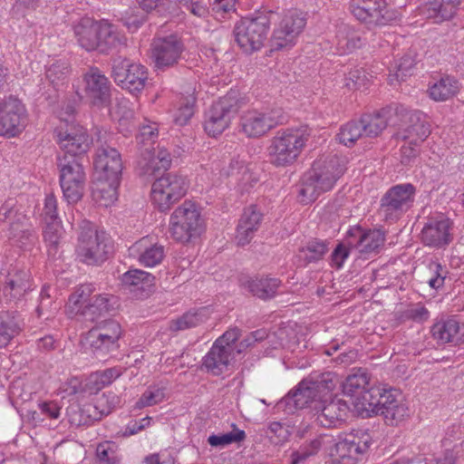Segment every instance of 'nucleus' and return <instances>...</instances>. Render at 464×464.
Listing matches in <instances>:
<instances>
[{
  "label": "nucleus",
  "instance_id": "obj_2",
  "mask_svg": "<svg viewBox=\"0 0 464 464\" xmlns=\"http://www.w3.org/2000/svg\"><path fill=\"white\" fill-rule=\"evenodd\" d=\"M73 33L80 46L88 52L107 53L123 40L111 24L90 17H83L74 24Z\"/></svg>",
  "mask_w": 464,
  "mask_h": 464
},
{
  "label": "nucleus",
  "instance_id": "obj_35",
  "mask_svg": "<svg viewBox=\"0 0 464 464\" xmlns=\"http://www.w3.org/2000/svg\"><path fill=\"white\" fill-rule=\"evenodd\" d=\"M22 325L16 311L0 312V348L5 347L21 332Z\"/></svg>",
  "mask_w": 464,
  "mask_h": 464
},
{
  "label": "nucleus",
  "instance_id": "obj_61",
  "mask_svg": "<svg viewBox=\"0 0 464 464\" xmlns=\"http://www.w3.org/2000/svg\"><path fill=\"white\" fill-rule=\"evenodd\" d=\"M415 64L414 55L411 53L405 54L397 63L394 76L398 81H404L407 76L412 73Z\"/></svg>",
  "mask_w": 464,
  "mask_h": 464
},
{
  "label": "nucleus",
  "instance_id": "obj_49",
  "mask_svg": "<svg viewBox=\"0 0 464 464\" xmlns=\"http://www.w3.org/2000/svg\"><path fill=\"white\" fill-rule=\"evenodd\" d=\"M448 275L445 266L437 261L430 260L427 265L425 274L426 283L433 289H438L444 285V280Z\"/></svg>",
  "mask_w": 464,
  "mask_h": 464
},
{
  "label": "nucleus",
  "instance_id": "obj_39",
  "mask_svg": "<svg viewBox=\"0 0 464 464\" xmlns=\"http://www.w3.org/2000/svg\"><path fill=\"white\" fill-rule=\"evenodd\" d=\"M56 290L49 285H44L42 287L39 304L35 309V313L38 318L44 320H49L58 312L61 307V304L55 300Z\"/></svg>",
  "mask_w": 464,
  "mask_h": 464
},
{
  "label": "nucleus",
  "instance_id": "obj_62",
  "mask_svg": "<svg viewBox=\"0 0 464 464\" xmlns=\"http://www.w3.org/2000/svg\"><path fill=\"white\" fill-rule=\"evenodd\" d=\"M240 335V330L238 328H233L224 333L215 341V343L224 347V349L232 353V345L239 339Z\"/></svg>",
  "mask_w": 464,
  "mask_h": 464
},
{
  "label": "nucleus",
  "instance_id": "obj_33",
  "mask_svg": "<svg viewBox=\"0 0 464 464\" xmlns=\"http://www.w3.org/2000/svg\"><path fill=\"white\" fill-rule=\"evenodd\" d=\"M115 304V297L107 294L95 295L89 298L88 303L83 306L81 314L86 320L94 322L99 318L109 314Z\"/></svg>",
  "mask_w": 464,
  "mask_h": 464
},
{
  "label": "nucleus",
  "instance_id": "obj_15",
  "mask_svg": "<svg viewBox=\"0 0 464 464\" xmlns=\"http://www.w3.org/2000/svg\"><path fill=\"white\" fill-rule=\"evenodd\" d=\"M349 8L357 20L369 25H385L398 18L396 11L387 8L385 0H351Z\"/></svg>",
  "mask_w": 464,
  "mask_h": 464
},
{
  "label": "nucleus",
  "instance_id": "obj_51",
  "mask_svg": "<svg viewBox=\"0 0 464 464\" xmlns=\"http://www.w3.org/2000/svg\"><path fill=\"white\" fill-rule=\"evenodd\" d=\"M63 233L60 221L47 222L44 230V239L48 246L49 255H55Z\"/></svg>",
  "mask_w": 464,
  "mask_h": 464
},
{
  "label": "nucleus",
  "instance_id": "obj_27",
  "mask_svg": "<svg viewBox=\"0 0 464 464\" xmlns=\"http://www.w3.org/2000/svg\"><path fill=\"white\" fill-rule=\"evenodd\" d=\"M389 390L380 387H371L358 396L353 401L358 413L363 417H371L372 415H379V411L387 402L390 398L387 396Z\"/></svg>",
  "mask_w": 464,
  "mask_h": 464
},
{
  "label": "nucleus",
  "instance_id": "obj_54",
  "mask_svg": "<svg viewBox=\"0 0 464 464\" xmlns=\"http://www.w3.org/2000/svg\"><path fill=\"white\" fill-rule=\"evenodd\" d=\"M165 398L163 388L158 386H150L137 401L136 409H143L161 402Z\"/></svg>",
  "mask_w": 464,
  "mask_h": 464
},
{
  "label": "nucleus",
  "instance_id": "obj_60",
  "mask_svg": "<svg viewBox=\"0 0 464 464\" xmlns=\"http://www.w3.org/2000/svg\"><path fill=\"white\" fill-rule=\"evenodd\" d=\"M179 5L193 15L205 18L208 16V0H178Z\"/></svg>",
  "mask_w": 464,
  "mask_h": 464
},
{
  "label": "nucleus",
  "instance_id": "obj_48",
  "mask_svg": "<svg viewBox=\"0 0 464 464\" xmlns=\"http://www.w3.org/2000/svg\"><path fill=\"white\" fill-rule=\"evenodd\" d=\"M364 137L360 121H351L343 125L337 138L341 143L347 147H352L357 140Z\"/></svg>",
  "mask_w": 464,
  "mask_h": 464
},
{
  "label": "nucleus",
  "instance_id": "obj_34",
  "mask_svg": "<svg viewBox=\"0 0 464 464\" xmlns=\"http://www.w3.org/2000/svg\"><path fill=\"white\" fill-rule=\"evenodd\" d=\"M232 353L214 343L208 353L203 358V367L215 376L227 370L232 359Z\"/></svg>",
  "mask_w": 464,
  "mask_h": 464
},
{
  "label": "nucleus",
  "instance_id": "obj_13",
  "mask_svg": "<svg viewBox=\"0 0 464 464\" xmlns=\"http://www.w3.org/2000/svg\"><path fill=\"white\" fill-rule=\"evenodd\" d=\"M285 121L281 108L247 110L240 116L239 130L247 138H259Z\"/></svg>",
  "mask_w": 464,
  "mask_h": 464
},
{
  "label": "nucleus",
  "instance_id": "obj_19",
  "mask_svg": "<svg viewBox=\"0 0 464 464\" xmlns=\"http://www.w3.org/2000/svg\"><path fill=\"white\" fill-rule=\"evenodd\" d=\"M82 98L90 104L104 107L111 101V83L109 79L96 68L92 67L83 75Z\"/></svg>",
  "mask_w": 464,
  "mask_h": 464
},
{
  "label": "nucleus",
  "instance_id": "obj_8",
  "mask_svg": "<svg viewBox=\"0 0 464 464\" xmlns=\"http://www.w3.org/2000/svg\"><path fill=\"white\" fill-rule=\"evenodd\" d=\"M123 335L121 325L115 320L98 323L84 336L83 343L100 360L112 354L120 348V339Z\"/></svg>",
  "mask_w": 464,
  "mask_h": 464
},
{
  "label": "nucleus",
  "instance_id": "obj_53",
  "mask_svg": "<svg viewBox=\"0 0 464 464\" xmlns=\"http://www.w3.org/2000/svg\"><path fill=\"white\" fill-rule=\"evenodd\" d=\"M117 447L111 441L99 443L96 448V459L100 464H119L121 458Z\"/></svg>",
  "mask_w": 464,
  "mask_h": 464
},
{
  "label": "nucleus",
  "instance_id": "obj_25",
  "mask_svg": "<svg viewBox=\"0 0 464 464\" xmlns=\"http://www.w3.org/2000/svg\"><path fill=\"white\" fill-rule=\"evenodd\" d=\"M348 403L338 398L324 402L317 411L315 421L324 428H336L342 425L349 417Z\"/></svg>",
  "mask_w": 464,
  "mask_h": 464
},
{
  "label": "nucleus",
  "instance_id": "obj_30",
  "mask_svg": "<svg viewBox=\"0 0 464 464\" xmlns=\"http://www.w3.org/2000/svg\"><path fill=\"white\" fill-rule=\"evenodd\" d=\"M432 337L440 344L464 343V324H460L455 318L440 320L431 327Z\"/></svg>",
  "mask_w": 464,
  "mask_h": 464
},
{
  "label": "nucleus",
  "instance_id": "obj_41",
  "mask_svg": "<svg viewBox=\"0 0 464 464\" xmlns=\"http://www.w3.org/2000/svg\"><path fill=\"white\" fill-rule=\"evenodd\" d=\"M120 181L97 180L93 189V198L99 205L107 208L117 200Z\"/></svg>",
  "mask_w": 464,
  "mask_h": 464
},
{
  "label": "nucleus",
  "instance_id": "obj_45",
  "mask_svg": "<svg viewBox=\"0 0 464 464\" xmlns=\"http://www.w3.org/2000/svg\"><path fill=\"white\" fill-rule=\"evenodd\" d=\"M369 383V378L363 372H360L349 375L343 382V392L351 398L361 396L366 391V385Z\"/></svg>",
  "mask_w": 464,
  "mask_h": 464
},
{
  "label": "nucleus",
  "instance_id": "obj_56",
  "mask_svg": "<svg viewBox=\"0 0 464 464\" xmlns=\"http://www.w3.org/2000/svg\"><path fill=\"white\" fill-rule=\"evenodd\" d=\"M106 399H97L96 403H85L82 405V412L85 414L88 424L100 420L109 414V410L104 408Z\"/></svg>",
  "mask_w": 464,
  "mask_h": 464
},
{
  "label": "nucleus",
  "instance_id": "obj_6",
  "mask_svg": "<svg viewBox=\"0 0 464 464\" xmlns=\"http://www.w3.org/2000/svg\"><path fill=\"white\" fill-rule=\"evenodd\" d=\"M245 104L244 99L237 91L230 90L225 96L213 102L206 115L204 129L212 137L221 134L227 130L231 121Z\"/></svg>",
  "mask_w": 464,
  "mask_h": 464
},
{
  "label": "nucleus",
  "instance_id": "obj_47",
  "mask_svg": "<svg viewBox=\"0 0 464 464\" xmlns=\"http://www.w3.org/2000/svg\"><path fill=\"white\" fill-rule=\"evenodd\" d=\"M328 250L329 247L326 241L312 239L301 248L300 253L304 260L307 263H313L321 260Z\"/></svg>",
  "mask_w": 464,
  "mask_h": 464
},
{
  "label": "nucleus",
  "instance_id": "obj_52",
  "mask_svg": "<svg viewBox=\"0 0 464 464\" xmlns=\"http://www.w3.org/2000/svg\"><path fill=\"white\" fill-rule=\"evenodd\" d=\"M69 74V66L65 61L58 60L46 69V79L53 87L63 84Z\"/></svg>",
  "mask_w": 464,
  "mask_h": 464
},
{
  "label": "nucleus",
  "instance_id": "obj_16",
  "mask_svg": "<svg viewBox=\"0 0 464 464\" xmlns=\"http://www.w3.org/2000/svg\"><path fill=\"white\" fill-rule=\"evenodd\" d=\"M57 141L63 154L61 157L88 158L87 151L91 148L92 139L86 129L80 125H67L66 129L61 126L56 130Z\"/></svg>",
  "mask_w": 464,
  "mask_h": 464
},
{
  "label": "nucleus",
  "instance_id": "obj_58",
  "mask_svg": "<svg viewBox=\"0 0 464 464\" xmlns=\"http://www.w3.org/2000/svg\"><path fill=\"white\" fill-rule=\"evenodd\" d=\"M61 408L54 401H44L38 405V411L32 413V420L35 422L43 421L44 417L56 420L60 417Z\"/></svg>",
  "mask_w": 464,
  "mask_h": 464
},
{
  "label": "nucleus",
  "instance_id": "obj_63",
  "mask_svg": "<svg viewBox=\"0 0 464 464\" xmlns=\"http://www.w3.org/2000/svg\"><path fill=\"white\" fill-rule=\"evenodd\" d=\"M42 216L45 223L59 221L57 217V201L53 194L46 196Z\"/></svg>",
  "mask_w": 464,
  "mask_h": 464
},
{
  "label": "nucleus",
  "instance_id": "obj_21",
  "mask_svg": "<svg viewBox=\"0 0 464 464\" xmlns=\"http://www.w3.org/2000/svg\"><path fill=\"white\" fill-rule=\"evenodd\" d=\"M93 165L96 180H121L122 160L116 149L106 144L99 147Z\"/></svg>",
  "mask_w": 464,
  "mask_h": 464
},
{
  "label": "nucleus",
  "instance_id": "obj_31",
  "mask_svg": "<svg viewBox=\"0 0 464 464\" xmlns=\"http://www.w3.org/2000/svg\"><path fill=\"white\" fill-rule=\"evenodd\" d=\"M241 285L254 296L268 300L276 296L281 281L276 277L256 276L242 279Z\"/></svg>",
  "mask_w": 464,
  "mask_h": 464
},
{
  "label": "nucleus",
  "instance_id": "obj_57",
  "mask_svg": "<svg viewBox=\"0 0 464 464\" xmlns=\"http://www.w3.org/2000/svg\"><path fill=\"white\" fill-rule=\"evenodd\" d=\"M158 159L151 157V152L146 150L141 159L138 161V166L141 175L156 176L160 174L161 171H166L164 168L160 167V163L157 162Z\"/></svg>",
  "mask_w": 464,
  "mask_h": 464
},
{
  "label": "nucleus",
  "instance_id": "obj_14",
  "mask_svg": "<svg viewBox=\"0 0 464 464\" xmlns=\"http://www.w3.org/2000/svg\"><path fill=\"white\" fill-rule=\"evenodd\" d=\"M111 77L117 85L137 95L145 87L148 72L145 66L140 63H132L126 58L116 57L111 63Z\"/></svg>",
  "mask_w": 464,
  "mask_h": 464
},
{
  "label": "nucleus",
  "instance_id": "obj_29",
  "mask_svg": "<svg viewBox=\"0 0 464 464\" xmlns=\"http://www.w3.org/2000/svg\"><path fill=\"white\" fill-rule=\"evenodd\" d=\"M263 214L256 205L246 208L237 227V241L240 246L247 245L259 228Z\"/></svg>",
  "mask_w": 464,
  "mask_h": 464
},
{
  "label": "nucleus",
  "instance_id": "obj_20",
  "mask_svg": "<svg viewBox=\"0 0 464 464\" xmlns=\"http://www.w3.org/2000/svg\"><path fill=\"white\" fill-rule=\"evenodd\" d=\"M306 24L305 18L296 11H289L275 29L271 46L275 51L291 47L296 37L302 33Z\"/></svg>",
  "mask_w": 464,
  "mask_h": 464
},
{
  "label": "nucleus",
  "instance_id": "obj_32",
  "mask_svg": "<svg viewBox=\"0 0 464 464\" xmlns=\"http://www.w3.org/2000/svg\"><path fill=\"white\" fill-rule=\"evenodd\" d=\"M387 396L390 398L379 411L388 425H398L406 416H409V409L401 400V394L396 391L389 390Z\"/></svg>",
  "mask_w": 464,
  "mask_h": 464
},
{
  "label": "nucleus",
  "instance_id": "obj_44",
  "mask_svg": "<svg viewBox=\"0 0 464 464\" xmlns=\"http://www.w3.org/2000/svg\"><path fill=\"white\" fill-rule=\"evenodd\" d=\"M460 4L459 0H435L430 4L428 8L430 17L437 19V22L449 20L454 16L458 5Z\"/></svg>",
  "mask_w": 464,
  "mask_h": 464
},
{
  "label": "nucleus",
  "instance_id": "obj_4",
  "mask_svg": "<svg viewBox=\"0 0 464 464\" xmlns=\"http://www.w3.org/2000/svg\"><path fill=\"white\" fill-rule=\"evenodd\" d=\"M270 11H258L242 18L234 27L235 41L246 53L260 50L267 39L270 29Z\"/></svg>",
  "mask_w": 464,
  "mask_h": 464
},
{
  "label": "nucleus",
  "instance_id": "obj_50",
  "mask_svg": "<svg viewBox=\"0 0 464 464\" xmlns=\"http://www.w3.org/2000/svg\"><path fill=\"white\" fill-rule=\"evenodd\" d=\"M206 318L205 309L195 312H188L179 319L172 321L170 329L173 331L186 330L198 325Z\"/></svg>",
  "mask_w": 464,
  "mask_h": 464
},
{
  "label": "nucleus",
  "instance_id": "obj_23",
  "mask_svg": "<svg viewBox=\"0 0 464 464\" xmlns=\"http://www.w3.org/2000/svg\"><path fill=\"white\" fill-rule=\"evenodd\" d=\"M451 226V221L444 216L430 218L421 229V242L435 248L449 245L452 240Z\"/></svg>",
  "mask_w": 464,
  "mask_h": 464
},
{
  "label": "nucleus",
  "instance_id": "obj_55",
  "mask_svg": "<svg viewBox=\"0 0 464 464\" xmlns=\"http://www.w3.org/2000/svg\"><path fill=\"white\" fill-rule=\"evenodd\" d=\"M246 439L244 430H237L236 431L225 434L211 435L208 439V442L212 447H225L234 442H241Z\"/></svg>",
  "mask_w": 464,
  "mask_h": 464
},
{
  "label": "nucleus",
  "instance_id": "obj_10",
  "mask_svg": "<svg viewBox=\"0 0 464 464\" xmlns=\"http://www.w3.org/2000/svg\"><path fill=\"white\" fill-rule=\"evenodd\" d=\"M372 444V437L362 429L339 436L328 450L332 464H356Z\"/></svg>",
  "mask_w": 464,
  "mask_h": 464
},
{
  "label": "nucleus",
  "instance_id": "obj_7",
  "mask_svg": "<svg viewBox=\"0 0 464 464\" xmlns=\"http://www.w3.org/2000/svg\"><path fill=\"white\" fill-rule=\"evenodd\" d=\"M82 223L76 250L77 256L84 264L100 265L108 258L112 250L111 239L104 232H98L90 222Z\"/></svg>",
  "mask_w": 464,
  "mask_h": 464
},
{
  "label": "nucleus",
  "instance_id": "obj_18",
  "mask_svg": "<svg viewBox=\"0 0 464 464\" xmlns=\"http://www.w3.org/2000/svg\"><path fill=\"white\" fill-rule=\"evenodd\" d=\"M184 50L183 42L176 34L154 39L151 44V52L155 67L165 70L176 65Z\"/></svg>",
  "mask_w": 464,
  "mask_h": 464
},
{
  "label": "nucleus",
  "instance_id": "obj_64",
  "mask_svg": "<svg viewBox=\"0 0 464 464\" xmlns=\"http://www.w3.org/2000/svg\"><path fill=\"white\" fill-rule=\"evenodd\" d=\"M362 228L361 227H353L347 232L346 236L342 242V244H345L350 250L356 249L359 250V244L361 243V239L359 236H362Z\"/></svg>",
  "mask_w": 464,
  "mask_h": 464
},
{
  "label": "nucleus",
  "instance_id": "obj_12",
  "mask_svg": "<svg viewBox=\"0 0 464 464\" xmlns=\"http://www.w3.org/2000/svg\"><path fill=\"white\" fill-rule=\"evenodd\" d=\"M188 187L185 177L171 172L162 174L152 183L151 202L160 211L165 212L186 195Z\"/></svg>",
  "mask_w": 464,
  "mask_h": 464
},
{
  "label": "nucleus",
  "instance_id": "obj_24",
  "mask_svg": "<svg viewBox=\"0 0 464 464\" xmlns=\"http://www.w3.org/2000/svg\"><path fill=\"white\" fill-rule=\"evenodd\" d=\"M32 289L30 271L14 267L6 276L2 291L5 303L18 304Z\"/></svg>",
  "mask_w": 464,
  "mask_h": 464
},
{
  "label": "nucleus",
  "instance_id": "obj_5",
  "mask_svg": "<svg viewBox=\"0 0 464 464\" xmlns=\"http://www.w3.org/2000/svg\"><path fill=\"white\" fill-rule=\"evenodd\" d=\"M205 230V221L197 205L186 200L170 215L169 232L177 242L188 243Z\"/></svg>",
  "mask_w": 464,
  "mask_h": 464
},
{
  "label": "nucleus",
  "instance_id": "obj_38",
  "mask_svg": "<svg viewBox=\"0 0 464 464\" xmlns=\"http://www.w3.org/2000/svg\"><path fill=\"white\" fill-rule=\"evenodd\" d=\"M135 247L140 251L139 261L144 266H156L161 263L165 256L164 246L158 243L149 245V240L146 237L137 242Z\"/></svg>",
  "mask_w": 464,
  "mask_h": 464
},
{
  "label": "nucleus",
  "instance_id": "obj_42",
  "mask_svg": "<svg viewBox=\"0 0 464 464\" xmlns=\"http://www.w3.org/2000/svg\"><path fill=\"white\" fill-rule=\"evenodd\" d=\"M25 217H18L17 221L12 222L10 235L13 240L20 246L26 248L37 239L35 232L22 222Z\"/></svg>",
  "mask_w": 464,
  "mask_h": 464
},
{
  "label": "nucleus",
  "instance_id": "obj_9",
  "mask_svg": "<svg viewBox=\"0 0 464 464\" xmlns=\"http://www.w3.org/2000/svg\"><path fill=\"white\" fill-rule=\"evenodd\" d=\"M87 162L88 158L77 159L61 156L57 158L60 185L68 203L77 202L83 195L86 182L84 163Z\"/></svg>",
  "mask_w": 464,
  "mask_h": 464
},
{
  "label": "nucleus",
  "instance_id": "obj_46",
  "mask_svg": "<svg viewBox=\"0 0 464 464\" xmlns=\"http://www.w3.org/2000/svg\"><path fill=\"white\" fill-rule=\"evenodd\" d=\"M359 238L361 239V243L359 244L358 252L361 254L377 252L385 240L384 234L378 229L368 231L362 230V236H359Z\"/></svg>",
  "mask_w": 464,
  "mask_h": 464
},
{
  "label": "nucleus",
  "instance_id": "obj_37",
  "mask_svg": "<svg viewBox=\"0 0 464 464\" xmlns=\"http://www.w3.org/2000/svg\"><path fill=\"white\" fill-rule=\"evenodd\" d=\"M459 90L460 83L455 77L444 75L429 88V95L436 102H444L454 97Z\"/></svg>",
  "mask_w": 464,
  "mask_h": 464
},
{
  "label": "nucleus",
  "instance_id": "obj_17",
  "mask_svg": "<svg viewBox=\"0 0 464 464\" xmlns=\"http://www.w3.org/2000/svg\"><path fill=\"white\" fill-rule=\"evenodd\" d=\"M26 125V111L16 98L0 101V136L14 137Z\"/></svg>",
  "mask_w": 464,
  "mask_h": 464
},
{
  "label": "nucleus",
  "instance_id": "obj_3",
  "mask_svg": "<svg viewBox=\"0 0 464 464\" xmlns=\"http://www.w3.org/2000/svg\"><path fill=\"white\" fill-rule=\"evenodd\" d=\"M343 174V168L336 157H332L324 162H314L313 168L302 178L299 190V195L303 197L302 200H315L320 194L332 189Z\"/></svg>",
  "mask_w": 464,
  "mask_h": 464
},
{
  "label": "nucleus",
  "instance_id": "obj_36",
  "mask_svg": "<svg viewBox=\"0 0 464 464\" xmlns=\"http://www.w3.org/2000/svg\"><path fill=\"white\" fill-rule=\"evenodd\" d=\"M335 41L337 49L342 53H351L363 44L360 32L343 23L337 25Z\"/></svg>",
  "mask_w": 464,
  "mask_h": 464
},
{
  "label": "nucleus",
  "instance_id": "obj_26",
  "mask_svg": "<svg viewBox=\"0 0 464 464\" xmlns=\"http://www.w3.org/2000/svg\"><path fill=\"white\" fill-rule=\"evenodd\" d=\"M319 398H321L319 384L303 381L295 391L290 392L283 398L278 405L279 407H285L289 412H293L295 410L306 407L309 402Z\"/></svg>",
  "mask_w": 464,
  "mask_h": 464
},
{
  "label": "nucleus",
  "instance_id": "obj_22",
  "mask_svg": "<svg viewBox=\"0 0 464 464\" xmlns=\"http://www.w3.org/2000/svg\"><path fill=\"white\" fill-rule=\"evenodd\" d=\"M402 115L403 125L398 136L414 146H420L430 134L426 116L419 111H407L399 108Z\"/></svg>",
  "mask_w": 464,
  "mask_h": 464
},
{
  "label": "nucleus",
  "instance_id": "obj_59",
  "mask_svg": "<svg viewBox=\"0 0 464 464\" xmlns=\"http://www.w3.org/2000/svg\"><path fill=\"white\" fill-rule=\"evenodd\" d=\"M369 78L362 68H356L349 72L344 78V85L349 90H360L366 87Z\"/></svg>",
  "mask_w": 464,
  "mask_h": 464
},
{
  "label": "nucleus",
  "instance_id": "obj_11",
  "mask_svg": "<svg viewBox=\"0 0 464 464\" xmlns=\"http://www.w3.org/2000/svg\"><path fill=\"white\" fill-rule=\"evenodd\" d=\"M417 189L411 183L390 188L381 199L380 217L388 223L397 222L414 204Z\"/></svg>",
  "mask_w": 464,
  "mask_h": 464
},
{
  "label": "nucleus",
  "instance_id": "obj_1",
  "mask_svg": "<svg viewBox=\"0 0 464 464\" xmlns=\"http://www.w3.org/2000/svg\"><path fill=\"white\" fill-rule=\"evenodd\" d=\"M311 137L308 126L287 128L276 132L268 147L270 161L276 167H286L296 161Z\"/></svg>",
  "mask_w": 464,
  "mask_h": 464
},
{
  "label": "nucleus",
  "instance_id": "obj_40",
  "mask_svg": "<svg viewBox=\"0 0 464 464\" xmlns=\"http://www.w3.org/2000/svg\"><path fill=\"white\" fill-rule=\"evenodd\" d=\"M155 277L142 270L133 269L122 275V285L130 291L148 292L153 285Z\"/></svg>",
  "mask_w": 464,
  "mask_h": 464
},
{
  "label": "nucleus",
  "instance_id": "obj_28",
  "mask_svg": "<svg viewBox=\"0 0 464 464\" xmlns=\"http://www.w3.org/2000/svg\"><path fill=\"white\" fill-rule=\"evenodd\" d=\"M399 113V107L388 106L373 114H363L359 119L364 137L375 138L379 136L386 127L393 123L392 116Z\"/></svg>",
  "mask_w": 464,
  "mask_h": 464
},
{
  "label": "nucleus",
  "instance_id": "obj_43",
  "mask_svg": "<svg viewBox=\"0 0 464 464\" xmlns=\"http://www.w3.org/2000/svg\"><path fill=\"white\" fill-rule=\"evenodd\" d=\"M194 89L190 88L187 92V95L182 94L179 102V108L174 116V121L177 125H186L194 114V105L196 103V97L194 95Z\"/></svg>",
  "mask_w": 464,
  "mask_h": 464
}]
</instances>
